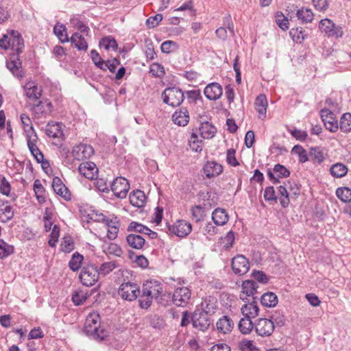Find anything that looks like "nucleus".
Segmentation results:
<instances>
[{
  "label": "nucleus",
  "mask_w": 351,
  "mask_h": 351,
  "mask_svg": "<svg viewBox=\"0 0 351 351\" xmlns=\"http://www.w3.org/2000/svg\"><path fill=\"white\" fill-rule=\"evenodd\" d=\"M84 331L87 335L97 340L104 339V330L100 328V317L97 313H90L84 323Z\"/></svg>",
  "instance_id": "nucleus-1"
},
{
  "label": "nucleus",
  "mask_w": 351,
  "mask_h": 351,
  "mask_svg": "<svg viewBox=\"0 0 351 351\" xmlns=\"http://www.w3.org/2000/svg\"><path fill=\"white\" fill-rule=\"evenodd\" d=\"M162 288L158 285H153L152 282L147 283L143 285V293L138 300L139 306L142 308H148L152 302L154 298H157L161 292Z\"/></svg>",
  "instance_id": "nucleus-2"
},
{
  "label": "nucleus",
  "mask_w": 351,
  "mask_h": 351,
  "mask_svg": "<svg viewBox=\"0 0 351 351\" xmlns=\"http://www.w3.org/2000/svg\"><path fill=\"white\" fill-rule=\"evenodd\" d=\"M162 98L164 103L172 107H176L182 103L184 96L180 88L170 87L163 91Z\"/></svg>",
  "instance_id": "nucleus-3"
},
{
  "label": "nucleus",
  "mask_w": 351,
  "mask_h": 351,
  "mask_svg": "<svg viewBox=\"0 0 351 351\" xmlns=\"http://www.w3.org/2000/svg\"><path fill=\"white\" fill-rule=\"evenodd\" d=\"M140 288L137 284L130 282L122 283L119 289L118 295L124 300L134 301L140 295Z\"/></svg>",
  "instance_id": "nucleus-4"
},
{
  "label": "nucleus",
  "mask_w": 351,
  "mask_h": 351,
  "mask_svg": "<svg viewBox=\"0 0 351 351\" xmlns=\"http://www.w3.org/2000/svg\"><path fill=\"white\" fill-rule=\"evenodd\" d=\"M99 276L97 267L89 265L82 267L79 278L83 285L91 287L98 280Z\"/></svg>",
  "instance_id": "nucleus-5"
},
{
  "label": "nucleus",
  "mask_w": 351,
  "mask_h": 351,
  "mask_svg": "<svg viewBox=\"0 0 351 351\" xmlns=\"http://www.w3.org/2000/svg\"><path fill=\"white\" fill-rule=\"evenodd\" d=\"M254 329L256 334L262 337H267L272 335L275 326L270 319L259 318L255 321Z\"/></svg>",
  "instance_id": "nucleus-6"
},
{
  "label": "nucleus",
  "mask_w": 351,
  "mask_h": 351,
  "mask_svg": "<svg viewBox=\"0 0 351 351\" xmlns=\"http://www.w3.org/2000/svg\"><path fill=\"white\" fill-rule=\"evenodd\" d=\"M25 131L29 133L27 135V146L29 151L38 162H42L44 159V156L36 145L38 140L36 132L32 126H30L29 130L25 129Z\"/></svg>",
  "instance_id": "nucleus-7"
},
{
  "label": "nucleus",
  "mask_w": 351,
  "mask_h": 351,
  "mask_svg": "<svg viewBox=\"0 0 351 351\" xmlns=\"http://www.w3.org/2000/svg\"><path fill=\"white\" fill-rule=\"evenodd\" d=\"M110 187L117 197L123 199L127 196L130 189V184L125 178L117 177L113 180Z\"/></svg>",
  "instance_id": "nucleus-8"
},
{
  "label": "nucleus",
  "mask_w": 351,
  "mask_h": 351,
  "mask_svg": "<svg viewBox=\"0 0 351 351\" xmlns=\"http://www.w3.org/2000/svg\"><path fill=\"white\" fill-rule=\"evenodd\" d=\"M192 324L194 328L199 330H206L211 323L210 316L205 312L199 310L194 312L191 317Z\"/></svg>",
  "instance_id": "nucleus-9"
},
{
  "label": "nucleus",
  "mask_w": 351,
  "mask_h": 351,
  "mask_svg": "<svg viewBox=\"0 0 351 351\" xmlns=\"http://www.w3.org/2000/svg\"><path fill=\"white\" fill-rule=\"evenodd\" d=\"M191 297V292L188 287H178L173 292L172 301L175 305L183 307L189 304Z\"/></svg>",
  "instance_id": "nucleus-10"
},
{
  "label": "nucleus",
  "mask_w": 351,
  "mask_h": 351,
  "mask_svg": "<svg viewBox=\"0 0 351 351\" xmlns=\"http://www.w3.org/2000/svg\"><path fill=\"white\" fill-rule=\"evenodd\" d=\"M232 269L235 274L243 275L250 269L249 261L243 255H237L232 259Z\"/></svg>",
  "instance_id": "nucleus-11"
},
{
  "label": "nucleus",
  "mask_w": 351,
  "mask_h": 351,
  "mask_svg": "<svg viewBox=\"0 0 351 351\" xmlns=\"http://www.w3.org/2000/svg\"><path fill=\"white\" fill-rule=\"evenodd\" d=\"M319 28L329 36L341 37L343 34L341 27H337L335 24L328 19H324L319 22Z\"/></svg>",
  "instance_id": "nucleus-12"
},
{
  "label": "nucleus",
  "mask_w": 351,
  "mask_h": 351,
  "mask_svg": "<svg viewBox=\"0 0 351 351\" xmlns=\"http://www.w3.org/2000/svg\"><path fill=\"white\" fill-rule=\"evenodd\" d=\"M258 285L254 280H245L242 284V291L240 293L239 298L243 302H246L247 297L252 296V300H256V297L254 295L257 293Z\"/></svg>",
  "instance_id": "nucleus-13"
},
{
  "label": "nucleus",
  "mask_w": 351,
  "mask_h": 351,
  "mask_svg": "<svg viewBox=\"0 0 351 351\" xmlns=\"http://www.w3.org/2000/svg\"><path fill=\"white\" fill-rule=\"evenodd\" d=\"M191 230V224L184 220H178L173 226H169V230L179 237L187 236Z\"/></svg>",
  "instance_id": "nucleus-14"
},
{
  "label": "nucleus",
  "mask_w": 351,
  "mask_h": 351,
  "mask_svg": "<svg viewBox=\"0 0 351 351\" xmlns=\"http://www.w3.org/2000/svg\"><path fill=\"white\" fill-rule=\"evenodd\" d=\"M8 34L11 49L17 54L22 53L24 48V42L21 34L18 31L13 29L8 30Z\"/></svg>",
  "instance_id": "nucleus-15"
},
{
  "label": "nucleus",
  "mask_w": 351,
  "mask_h": 351,
  "mask_svg": "<svg viewBox=\"0 0 351 351\" xmlns=\"http://www.w3.org/2000/svg\"><path fill=\"white\" fill-rule=\"evenodd\" d=\"M93 154V147L86 144H80L75 146L72 151V156L74 159L77 160L89 158Z\"/></svg>",
  "instance_id": "nucleus-16"
},
{
  "label": "nucleus",
  "mask_w": 351,
  "mask_h": 351,
  "mask_svg": "<svg viewBox=\"0 0 351 351\" xmlns=\"http://www.w3.org/2000/svg\"><path fill=\"white\" fill-rule=\"evenodd\" d=\"M320 114L327 130L332 132L337 131L339 128L338 122L331 111L328 109H322L320 111Z\"/></svg>",
  "instance_id": "nucleus-17"
},
{
  "label": "nucleus",
  "mask_w": 351,
  "mask_h": 351,
  "mask_svg": "<svg viewBox=\"0 0 351 351\" xmlns=\"http://www.w3.org/2000/svg\"><path fill=\"white\" fill-rule=\"evenodd\" d=\"M78 171L86 178L93 180L97 175L98 169L94 162H84L80 165Z\"/></svg>",
  "instance_id": "nucleus-18"
},
{
  "label": "nucleus",
  "mask_w": 351,
  "mask_h": 351,
  "mask_svg": "<svg viewBox=\"0 0 351 351\" xmlns=\"http://www.w3.org/2000/svg\"><path fill=\"white\" fill-rule=\"evenodd\" d=\"M241 311L245 317L254 318L258 315L259 308L257 302L252 300V302L247 300L245 304L242 306Z\"/></svg>",
  "instance_id": "nucleus-19"
},
{
  "label": "nucleus",
  "mask_w": 351,
  "mask_h": 351,
  "mask_svg": "<svg viewBox=\"0 0 351 351\" xmlns=\"http://www.w3.org/2000/svg\"><path fill=\"white\" fill-rule=\"evenodd\" d=\"M25 95L30 99L37 100L42 95V89L34 82H28L23 86Z\"/></svg>",
  "instance_id": "nucleus-20"
},
{
  "label": "nucleus",
  "mask_w": 351,
  "mask_h": 351,
  "mask_svg": "<svg viewBox=\"0 0 351 351\" xmlns=\"http://www.w3.org/2000/svg\"><path fill=\"white\" fill-rule=\"evenodd\" d=\"M10 61L7 62L6 66L8 69L17 77L23 76L22 71L20 70L21 67V62L19 58V54L13 53L10 55Z\"/></svg>",
  "instance_id": "nucleus-21"
},
{
  "label": "nucleus",
  "mask_w": 351,
  "mask_h": 351,
  "mask_svg": "<svg viewBox=\"0 0 351 351\" xmlns=\"http://www.w3.org/2000/svg\"><path fill=\"white\" fill-rule=\"evenodd\" d=\"M52 188L56 194L62 197L65 200L71 199L70 192L58 177H55L53 179Z\"/></svg>",
  "instance_id": "nucleus-22"
},
{
  "label": "nucleus",
  "mask_w": 351,
  "mask_h": 351,
  "mask_svg": "<svg viewBox=\"0 0 351 351\" xmlns=\"http://www.w3.org/2000/svg\"><path fill=\"white\" fill-rule=\"evenodd\" d=\"M203 171L208 178H211L220 175L223 171V167L215 161H208L204 166Z\"/></svg>",
  "instance_id": "nucleus-23"
},
{
  "label": "nucleus",
  "mask_w": 351,
  "mask_h": 351,
  "mask_svg": "<svg viewBox=\"0 0 351 351\" xmlns=\"http://www.w3.org/2000/svg\"><path fill=\"white\" fill-rule=\"evenodd\" d=\"M256 110L258 112V119L263 120L266 117L267 108L268 106L267 99L265 95H259L256 97L254 102Z\"/></svg>",
  "instance_id": "nucleus-24"
},
{
  "label": "nucleus",
  "mask_w": 351,
  "mask_h": 351,
  "mask_svg": "<svg viewBox=\"0 0 351 351\" xmlns=\"http://www.w3.org/2000/svg\"><path fill=\"white\" fill-rule=\"evenodd\" d=\"M204 95L210 100H216L222 95V88L218 83H211L204 88Z\"/></svg>",
  "instance_id": "nucleus-25"
},
{
  "label": "nucleus",
  "mask_w": 351,
  "mask_h": 351,
  "mask_svg": "<svg viewBox=\"0 0 351 351\" xmlns=\"http://www.w3.org/2000/svg\"><path fill=\"white\" fill-rule=\"evenodd\" d=\"M52 105L50 102L45 101H40L36 105L32 108L33 113L35 117L39 119L43 116H45L51 110Z\"/></svg>",
  "instance_id": "nucleus-26"
},
{
  "label": "nucleus",
  "mask_w": 351,
  "mask_h": 351,
  "mask_svg": "<svg viewBox=\"0 0 351 351\" xmlns=\"http://www.w3.org/2000/svg\"><path fill=\"white\" fill-rule=\"evenodd\" d=\"M126 242L130 247L141 250L145 244V239L140 234L131 233L126 237Z\"/></svg>",
  "instance_id": "nucleus-27"
},
{
  "label": "nucleus",
  "mask_w": 351,
  "mask_h": 351,
  "mask_svg": "<svg viewBox=\"0 0 351 351\" xmlns=\"http://www.w3.org/2000/svg\"><path fill=\"white\" fill-rule=\"evenodd\" d=\"M199 130L201 136L204 139L213 138L217 132L216 128L208 121L202 122Z\"/></svg>",
  "instance_id": "nucleus-28"
},
{
  "label": "nucleus",
  "mask_w": 351,
  "mask_h": 351,
  "mask_svg": "<svg viewBox=\"0 0 351 351\" xmlns=\"http://www.w3.org/2000/svg\"><path fill=\"white\" fill-rule=\"evenodd\" d=\"M217 328L223 334L230 332L234 326L233 321L228 316H223L217 324Z\"/></svg>",
  "instance_id": "nucleus-29"
},
{
  "label": "nucleus",
  "mask_w": 351,
  "mask_h": 351,
  "mask_svg": "<svg viewBox=\"0 0 351 351\" xmlns=\"http://www.w3.org/2000/svg\"><path fill=\"white\" fill-rule=\"evenodd\" d=\"M46 134L51 138H60L63 136L61 124L59 123H49L45 129Z\"/></svg>",
  "instance_id": "nucleus-30"
},
{
  "label": "nucleus",
  "mask_w": 351,
  "mask_h": 351,
  "mask_svg": "<svg viewBox=\"0 0 351 351\" xmlns=\"http://www.w3.org/2000/svg\"><path fill=\"white\" fill-rule=\"evenodd\" d=\"M216 299L213 297L205 298L201 303V312H205L210 316L215 313L217 308Z\"/></svg>",
  "instance_id": "nucleus-31"
},
{
  "label": "nucleus",
  "mask_w": 351,
  "mask_h": 351,
  "mask_svg": "<svg viewBox=\"0 0 351 351\" xmlns=\"http://www.w3.org/2000/svg\"><path fill=\"white\" fill-rule=\"evenodd\" d=\"M145 195L143 191L136 190L130 195V202L134 206L141 208L145 202Z\"/></svg>",
  "instance_id": "nucleus-32"
},
{
  "label": "nucleus",
  "mask_w": 351,
  "mask_h": 351,
  "mask_svg": "<svg viewBox=\"0 0 351 351\" xmlns=\"http://www.w3.org/2000/svg\"><path fill=\"white\" fill-rule=\"evenodd\" d=\"M212 219L217 226H223L228 221V216L224 209L216 208L212 213Z\"/></svg>",
  "instance_id": "nucleus-33"
},
{
  "label": "nucleus",
  "mask_w": 351,
  "mask_h": 351,
  "mask_svg": "<svg viewBox=\"0 0 351 351\" xmlns=\"http://www.w3.org/2000/svg\"><path fill=\"white\" fill-rule=\"evenodd\" d=\"M172 118L174 123L180 126L186 125L189 121V112L186 109L176 111Z\"/></svg>",
  "instance_id": "nucleus-34"
},
{
  "label": "nucleus",
  "mask_w": 351,
  "mask_h": 351,
  "mask_svg": "<svg viewBox=\"0 0 351 351\" xmlns=\"http://www.w3.org/2000/svg\"><path fill=\"white\" fill-rule=\"evenodd\" d=\"M78 50L86 51L88 49V43L85 38L78 32L74 33L69 39Z\"/></svg>",
  "instance_id": "nucleus-35"
},
{
  "label": "nucleus",
  "mask_w": 351,
  "mask_h": 351,
  "mask_svg": "<svg viewBox=\"0 0 351 351\" xmlns=\"http://www.w3.org/2000/svg\"><path fill=\"white\" fill-rule=\"evenodd\" d=\"M308 160H312L313 162H322L324 160L323 149L319 147L311 148L308 154Z\"/></svg>",
  "instance_id": "nucleus-36"
},
{
  "label": "nucleus",
  "mask_w": 351,
  "mask_h": 351,
  "mask_svg": "<svg viewBox=\"0 0 351 351\" xmlns=\"http://www.w3.org/2000/svg\"><path fill=\"white\" fill-rule=\"evenodd\" d=\"M117 267H118L117 261H113L110 262H105L102 263L99 267H97V271L99 276H106Z\"/></svg>",
  "instance_id": "nucleus-37"
},
{
  "label": "nucleus",
  "mask_w": 351,
  "mask_h": 351,
  "mask_svg": "<svg viewBox=\"0 0 351 351\" xmlns=\"http://www.w3.org/2000/svg\"><path fill=\"white\" fill-rule=\"evenodd\" d=\"M296 16L303 23H311L313 20L314 14L311 9L302 8L297 10Z\"/></svg>",
  "instance_id": "nucleus-38"
},
{
  "label": "nucleus",
  "mask_w": 351,
  "mask_h": 351,
  "mask_svg": "<svg viewBox=\"0 0 351 351\" xmlns=\"http://www.w3.org/2000/svg\"><path fill=\"white\" fill-rule=\"evenodd\" d=\"M261 304L267 307H274L278 303L276 295L272 292L265 293L261 298Z\"/></svg>",
  "instance_id": "nucleus-39"
},
{
  "label": "nucleus",
  "mask_w": 351,
  "mask_h": 351,
  "mask_svg": "<svg viewBox=\"0 0 351 351\" xmlns=\"http://www.w3.org/2000/svg\"><path fill=\"white\" fill-rule=\"evenodd\" d=\"M254 324L252 323L251 318L243 317L239 323V328L242 334L247 335L251 332Z\"/></svg>",
  "instance_id": "nucleus-40"
},
{
  "label": "nucleus",
  "mask_w": 351,
  "mask_h": 351,
  "mask_svg": "<svg viewBox=\"0 0 351 351\" xmlns=\"http://www.w3.org/2000/svg\"><path fill=\"white\" fill-rule=\"evenodd\" d=\"M339 128L340 130L345 133H348L351 132V114L346 112L344 113L339 121Z\"/></svg>",
  "instance_id": "nucleus-41"
},
{
  "label": "nucleus",
  "mask_w": 351,
  "mask_h": 351,
  "mask_svg": "<svg viewBox=\"0 0 351 351\" xmlns=\"http://www.w3.org/2000/svg\"><path fill=\"white\" fill-rule=\"evenodd\" d=\"M348 173V168L342 163H336L330 168V173L336 178H342Z\"/></svg>",
  "instance_id": "nucleus-42"
},
{
  "label": "nucleus",
  "mask_w": 351,
  "mask_h": 351,
  "mask_svg": "<svg viewBox=\"0 0 351 351\" xmlns=\"http://www.w3.org/2000/svg\"><path fill=\"white\" fill-rule=\"evenodd\" d=\"M53 32L57 36L60 41L62 43L69 41L66 29L64 25L57 24L53 28Z\"/></svg>",
  "instance_id": "nucleus-43"
},
{
  "label": "nucleus",
  "mask_w": 351,
  "mask_h": 351,
  "mask_svg": "<svg viewBox=\"0 0 351 351\" xmlns=\"http://www.w3.org/2000/svg\"><path fill=\"white\" fill-rule=\"evenodd\" d=\"M337 197L343 202H351V189L348 187H339L336 190Z\"/></svg>",
  "instance_id": "nucleus-44"
},
{
  "label": "nucleus",
  "mask_w": 351,
  "mask_h": 351,
  "mask_svg": "<svg viewBox=\"0 0 351 351\" xmlns=\"http://www.w3.org/2000/svg\"><path fill=\"white\" fill-rule=\"evenodd\" d=\"M84 257L78 252H75L72 255V257L69 263V268L73 271L78 270L82 265Z\"/></svg>",
  "instance_id": "nucleus-45"
},
{
  "label": "nucleus",
  "mask_w": 351,
  "mask_h": 351,
  "mask_svg": "<svg viewBox=\"0 0 351 351\" xmlns=\"http://www.w3.org/2000/svg\"><path fill=\"white\" fill-rule=\"evenodd\" d=\"M14 247L0 240V259H3L14 253Z\"/></svg>",
  "instance_id": "nucleus-46"
},
{
  "label": "nucleus",
  "mask_w": 351,
  "mask_h": 351,
  "mask_svg": "<svg viewBox=\"0 0 351 351\" xmlns=\"http://www.w3.org/2000/svg\"><path fill=\"white\" fill-rule=\"evenodd\" d=\"M278 197L280 200L281 206L283 208L287 207L289 204L290 201L287 189L282 186H280L278 187Z\"/></svg>",
  "instance_id": "nucleus-47"
},
{
  "label": "nucleus",
  "mask_w": 351,
  "mask_h": 351,
  "mask_svg": "<svg viewBox=\"0 0 351 351\" xmlns=\"http://www.w3.org/2000/svg\"><path fill=\"white\" fill-rule=\"evenodd\" d=\"M292 154L298 156V160L300 162L304 163L308 160V155L306 151L300 145H295L291 150Z\"/></svg>",
  "instance_id": "nucleus-48"
},
{
  "label": "nucleus",
  "mask_w": 351,
  "mask_h": 351,
  "mask_svg": "<svg viewBox=\"0 0 351 351\" xmlns=\"http://www.w3.org/2000/svg\"><path fill=\"white\" fill-rule=\"evenodd\" d=\"M289 34L293 40L296 43H301L306 36L305 31L302 27L293 28L290 30Z\"/></svg>",
  "instance_id": "nucleus-49"
},
{
  "label": "nucleus",
  "mask_w": 351,
  "mask_h": 351,
  "mask_svg": "<svg viewBox=\"0 0 351 351\" xmlns=\"http://www.w3.org/2000/svg\"><path fill=\"white\" fill-rule=\"evenodd\" d=\"M34 190L38 201L40 203L45 202V197L44 196L45 189L42 184L38 180H35L34 183Z\"/></svg>",
  "instance_id": "nucleus-50"
},
{
  "label": "nucleus",
  "mask_w": 351,
  "mask_h": 351,
  "mask_svg": "<svg viewBox=\"0 0 351 351\" xmlns=\"http://www.w3.org/2000/svg\"><path fill=\"white\" fill-rule=\"evenodd\" d=\"M99 45L103 47L106 50H116L117 49V41L114 38L110 36L102 38L99 43Z\"/></svg>",
  "instance_id": "nucleus-51"
},
{
  "label": "nucleus",
  "mask_w": 351,
  "mask_h": 351,
  "mask_svg": "<svg viewBox=\"0 0 351 351\" xmlns=\"http://www.w3.org/2000/svg\"><path fill=\"white\" fill-rule=\"evenodd\" d=\"M127 230L128 232H135L136 233L143 234L146 232V231H149V228L139 223L136 221H132L128 226Z\"/></svg>",
  "instance_id": "nucleus-52"
},
{
  "label": "nucleus",
  "mask_w": 351,
  "mask_h": 351,
  "mask_svg": "<svg viewBox=\"0 0 351 351\" xmlns=\"http://www.w3.org/2000/svg\"><path fill=\"white\" fill-rule=\"evenodd\" d=\"M189 144L193 152H199L202 150V141L199 140L197 135L195 133L191 134Z\"/></svg>",
  "instance_id": "nucleus-53"
},
{
  "label": "nucleus",
  "mask_w": 351,
  "mask_h": 351,
  "mask_svg": "<svg viewBox=\"0 0 351 351\" xmlns=\"http://www.w3.org/2000/svg\"><path fill=\"white\" fill-rule=\"evenodd\" d=\"M239 346L241 351H259L252 340L243 339L239 342Z\"/></svg>",
  "instance_id": "nucleus-54"
},
{
  "label": "nucleus",
  "mask_w": 351,
  "mask_h": 351,
  "mask_svg": "<svg viewBox=\"0 0 351 351\" xmlns=\"http://www.w3.org/2000/svg\"><path fill=\"white\" fill-rule=\"evenodd\" d=\"M61 250L65 253H70L74 250V242L71 237H64L61 243Z\"/></svg>",
  "instance_id": "nucleus-55"
},
{
  "label": "nucleus",
  "mask_w": 351,
  "mask_h": 351,
  "mask_svg": "<svg viewBox=\"0 0 351 351\" xmlns=\"http://www.w3.org/2000/svg\"><path fill=\"white\" fill-rule=\"evenodd\" d=\"M276 22L277 25L283 30L289 28V21L281 12H278L276 14Z\"/></svg>",
  "instance_id": "nucleus-56"
},
{
  "label": "nucleus",
  "mask_w": 351,
  "mask_h": 351,
  "mask_svg": "<svg viewBox=\"0 0 351 351\" xmlns=\"http://www.w3.org/2000/svg\"><path fill=\"white\" fill-rule=\"evenodd\" d=\"M104 252L109 254H112L116 256H121L123 254V250L119 245L116 243H110Z\"/></svg>",
  "instance_id": "nucleus-57"
},
{
  "label": "nucleus",
  "mask_w": 351,
  "mask_h": 351,
  "mask_svg": "<svg viewBox=\"0 0 351 351\" xmlns=\"http://www.w3.org/2000/svg\"><path fill=\"white\" fill-rule=\"evenodd\" d=\"M274 173L276 175L278 179L279 178H287L289 176V171L283 165L277 164L274 167Z\"/></svg>",
  "instance_id": "nucleus-58"
},
{
  "label": "nucleus",
  "mask_w": 351,
  "mask_h": 351,
  "mask_svg": "<svg viewBox=\"0 0 351 351\" xmlns=\"http://www.w3.org/2000/svg\"><path fill=\"white\" fill-rule=\"evenodd\" d=\"M60 237V228L57 225H54L50 234V239L48 241L49 245L53 247L56 246Z\"/></svg>",
  "instance_id": "nucleus-59"
},
{
  "label": "nucleus",
  "mask_w": 351,
  "mask_h": 351,
  "mask_svg": "<svg viewBox=\"0 0 351 351\" xmlns=\"http://www.w3.org/2000/svg\"><path fill=\"white\" fill-rule=\"evenodd\" d=\"M98 221H101V222H103L104 224L106 226L107 230H108L111 227H114L119 224V222L118 221L117 217H114L113 219H108L103 214H101V215H99Z\"/></svg>",
  "instance_id": "nucleus-60"
},
{
  "label": "nucleus",
  "mask_w": 351,
  "mask_h": 351,
  "mask_svg": "<svg viewBox=\"0 0 351 351\" xmlns=\"http://www.w3.org/2000/svg\"><path fill=\"white\" fill-rule=\"evenodd\" d=\"M150 73L155 77H162L165 74V70L162 66L158 63H154L150 66Z\"/></svg>",
  "instance_id": "nucleus-61"
},
{
  "label": "nucleus",
  "mask_w": 351,
  "mask_h": 351,
  "mask_svg": "<svg viewBox=\"0 0 351 351\" xmlns=\"http://www.w3.org/2000/svg\"><path fill=\"white\" fill-rule=\"evenodd\" d=\"M90 56L94 64L100 69H103V66H105V62L101 59L100 55L96 50H91Z\"/></svg>",
  "instance_id": "nucleus-62"
},
{
  "label": "nucleus",
  "mask_w": 351,
  "mask_h": 351,
  "mask_svg": "<svg viewBox=\"0 0 351 351\" xmlns=\"http://www.w3.org/2000/svg\"><path fill=\"white\" fill-rule=\"evenodd\" d=\"M191 214L193 219L196 222H199L203 219L204 214V210L199 206H195L191 208Z\"/></svg>",
  "instance_id": "nucleus-63"
},
{
  "label": "nucleus",
  "mask_w": 351,
  "mask_h": 351,
  "mask_svg": "<svg viewBox=\"0 0 351 351\" xmlns=\"http://www.w3.org/2000/svg\"><path fill=\"white\" fill-rule=\"evenodd\" d=\"M186 97L189 102H196L202 99L201 92L199 90H192L186 92Z\"/></svg>",
  "instance_id": "nucleus-64"
}]
</instances>
